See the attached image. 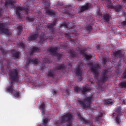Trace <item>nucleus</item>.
Masks as SVG:
<instances>
[{
  "instance_id": "obj_1",
  "label": "nucleus",
  "mask_w": 126,
  "mask_h": 126,
  "mask_svg": "<svg viewBox=\"0 0 126 126\" xmlns=\"http://www.w3.org/2000/svg\"><path fill=\"white\" fill-rule=\"evenodd\" d=\"M6 65L7 66V71H9V75L10 79L12 81L10 83V85L7 87L6 88V91L9 93H11V94L13 95L14 97L18 98L19 95V93L18 91H16L13 90V85L14 83L13 81L17 82L19 80V76L18 72L16 69H13L10 70L9 69V61L6 60Z\"/></svg>"
},
{
  "instance_id": "obj_2",
  "label": "nucleus",
  "mask_w": 126,
  "mask_h": 126,
  "mask_svg": "<svg viewBox=\"0 0 126 126\" xmlns=\"http://www.w3.org/2000/svg\"><path fill=\"white\" fill-rule=\"evenodd\" d=\"M72 115L70 112L63 115L61 120L57 121L55 124L56 126H71V119Z\"/></svg>"
},
{
  "instance_id": "obj_3",
  "label": "nucleus",
  "mask_w": 126,
  "mask_h": 126,
  "mask_svg": "<svg viewBox=\"0 0 126 126\" xmlns=\"http://www.w3.org/2000/svg\"><path fill=\"white\" fill-rule=\"evenodd\" d=\"M108 70L106 69L104 70L101 73L100 80L102 82H103L107 80L109 76L108 75Z\"/></svg>"
},
{
  "instance_id": "obj_4",
  "label": "nucleus",
  "mask_w": 126,
  "mask_h": 126,
  "mask_svg": "<svg viewBox=\"0 0 126 126\" xmlns=\"http://www.w3.org/2000/svg\"><path fill=\"white\" fill-rule=\"evenodd\" d=\"M16 14L17 16L19 18H20L21 16V15L20 12L22 10H24L25 13L27 14H28V12L29 11V9L27 8H24L23 7L20 6H18L16 7Z\"/></svg>"
},
{
  "instance_id": "obj_5",
  "label": "nucleus",
  "mask_w": 126,
  "mask_h": 126,
  "mask_svg": "<svg viewBox=\"0 0 126 126\" xmlns=\"http://www.w3.org/2000/svg\"><path fill=\"white\" fill-rule=\"evenodd\" d=\"M70 33V34L69 33L64 34V35L65 37L68 40H69L70 41L72 42V43L76 44V40L71 38V37H73V36L71 35V34H76L77 33V31H75L74 30L73 31H71Z\"/></svg>"
},
{
  "instance_id": "obj_6",
  "label": "nucleus",
  "mask_w": 126,
  "mask_h": 126,
  "mask_svg": "<svg viewBox=\"0 0 126 126\" xmlns=\"http://www.w3.org/2000/svg\"><path fill=\"white\" fill-rule=\"evenodd\" d=\"M0 33L6 34L9 33V30L5 23H0Z\"/></svg>"
},
{
  "instance_id": "obj_7",
  "label": "nucleus",
  "mask_w": 126,
  "mask_h": 126,
  "mask_svg": "<svg viewBox=\"0 0 126 126\" xmlns=\"http://www.w3.org/2000/svg\"><path fill=\"white\" fill-rule=\"evenodd\" d=\"M83 66V64L81 62H80L78 63L77 67L75 69L76 74L77 76L82 75V71L80 68Z\"/></svg>"
},
{
  "instance_id": "obj_8",
  "label": "nucleus",
  "mask_w": 126,
  "mask_h": 126,
  "mask_svg": "<svg viewBox=\"0 0 126 126\" xmlns=\"http://www.w3.org/2000/svg\"><path fill=\"white\" fill-rule=\"evenodd\" d=\"M99 67V66L98 65L96 64L94 65L92 64H90V68L92 72L94 74L98 75V72L96 69H98Z\"/></svg>"
},
{
  "instance_id": "obj_9",
  "label": "nucleus",
  "mask_w": 126,
  "mask_h": 126,
  "mask_svg": "<svg viewBox=\"0 0 126 126\" xmlns=\"http://www.w3.org/2000/svg\"><path fill=\"white\" fill-rule=\"evenodd\" d=\"M38 62V60L36 58H33L32 59H28L27 60L26 64L29 65L30 64H37Z\"/></svg>"
},
{
  "instance_id": "obj_10",
  "label": "nucleus",
  "mask_w": 126,
  "mask_h": 126,
  "mask_svg": "<svg viewBox=\"0 0 126 126\" xmlns=\"http://www.w3.org/2000/svg\"><path fill=\"white\" fill-rule=\"evenodd\" d=\"M91 5L89 3H86L85 6H81L79 8L80 11H78V12H82L84 11L89 9L91 7Z\"/></svg>"
},
{
  "instance_id": "obj_11",
  "label": "nucleus",
  "mask_w": 126,
  "mask_h": 126,
  "mask_svg": "<svg viewBox=\"0 0 126 126\" xmlns=\"http://www.w3.org/2000/svg\"><path fill=\"white\" fill-rule=\"evenodd\" d=\"M93 97L92 96L86 97L84 99V100L87 105L88 107H89L92 101H94L92 100Z\"/></svg>"
},
{
  "instance_id": "obj_12",
  "label": "nucleus",
  "mask_w": 126,
  "mask_h": 126,
  "mask_svg": "<svg viewBox=\"0 0 126 126\" xmlns=\"http://www.w3.org/2000/svg\"><path fill=\"white\" fill-rule=\"evenodd\" d=\"M57 50V47H51L48 49L47 50L48 51L51 53V55L55 56L56 54Z\"/></svg>"
},
{
  "instance_id": "obj_13",
  "label": "nucleus",
  "mask_w": 126,
  "mask_h": 126,
  "mask_svg": "<svg viewBox=\"0 0 126 126\" xmlns=\"http://www.w3.org/2000/svg\"><path fill=\"white\" fill-rule=\"evenodd\" d=\"M40 50V49L39 48L35 47H33L31 48V50L29 51V52L30 55H31L35 52H39Z\"/></svg>"
},
{
  "instance_id": "obj_14",
  "label": "nucleus",
  "mask_w": 126,
  "mask_h": 126,
  "mask_svg": "<svg viewBox=\"0 0 126 126\" xmlns=\"http://www.w3.org/2000/svg\"><path fill=\"white\" fill-rule=\"evenodd\" d=\"M77 103L79 104L81 106L83 109L88 108H89L87 105L86 104L84 100L83 101L78 100L77 101Z\"/></svg>"
},
{
  "instance_id": "obj_15",
  "label": "nucleus",
  "mask_w": 126,
  "mask_h": 126,
  "mask_svg": "<svg viewBox=\"0 0 126 126\" xmlns=\"http://www.w3.org/2000/svg\"><path fill=\"white\" fill-rule=\"evenodd\" d=\"M65 69V66L64 64H62L58 65L54 68V70H61L63 71Z\"/></svg>"
},
{
  "instance_id": "obj_16",
  "label": "nucleus",
  "mask_w": 126,
  "mask_h": 126,
  "mask_svg": "<svg viewBox=\"0 0 126 126\" xmlns=\"http://www.w3.org/2000/svg\"><path fill=\"white\" fill-rule=\"evenodd\" d=\"M77 115L79 119L83 123L87 124L88 123H90L91 122L89 120L86 119L82 117L80 113H77Z\"/></svg>"
},
{
  "instance_id": "obj_17",
  "label": "nucleus",
  "mask_w": 126,
  "mask_h": 126,
  "mask_svg": "<svg viewBox=\"0 0 126 126\" xmlns=\"http://www.w3.org/2000/svg\"><path fill=\"white\" fill-rule=\"evenodd\" d=\"M54 27V26L50 23H48L47 25V28L52 33L53 32L55 29Z\"/></svg>"
},
{
  "instance_id": "obj_18",
  "label": "nucleus",
  "mask_w": 126,
  "mask_h": 126,
  "mask_svg": "<svg viewBox=\"0 0 126 126\" xmlns=\"http://www.w3.org/2000/svg\"><path fill=\"white\" fill-rule=\"evenodd\" d=\"M103 20L106 23H108L109 21L110 17L109 15L105 14L103 16Z\"/></svg>"
},
{
  "instance_id": "obj_19",
  "label": "nucleus",
  "mask_w": 126,
  "mask_h": 126,
  "mask_svg": "<svg viewBox=\"0 0 126 126\" xmlns=\"http://www.w3.org/2000/svg\"><path fill=\"white\" fill-rule=\"evenodd\" d=\"M103 115V113L99 112L98 113V114L97 115V117L95 119V122H96L97 121L101 120V117Z\"/></svg>"
},
{
  "instance_id": "obj_20",
  "label": "nucleus",
  "mask_w": 126,
  "mask_h": 126,
  "mask_svg": "<svg viewBox=\"0 0 126 126\" xmlns=\"http://www.w3.org/2000/svg\"><path fill=\"white\" fill-rule=\"evenodd\" d=\"M47 39V37L45 36L44 33L42 32L40 38V43H43Z\"/></svg>"
},
{
  "instance_id": "obj_21",
  "label": "nucleus",
  "mask_w": 126,
  "mask_h": 126,
  "mask_svg": "<svg viewBox=\"0 0 126 126\" xmlns=\"http://www.w3.org/2000/svg\"><path fill=\"white\" fill-rule=\"evenodd\" d=\"M38 35L37 34H34L29 37L28 39L30 41L34 40L38 37Z\"/></svg>"
},
{
  "instance_id": "obj_22",
  "label": "nucleus",
  "mask_w": 126,
  "mask_h": 126,
  "mask_svg": "<svg viewBox=\"0 0 126 126\" xmlns=\"http://www.w3.org/2000/svg\"><path fill=\"white\" fill-rule=\"evenodd\" d=\"M11 52L12 53L13 56L16 58H18L19 56V53L18 52H17L14 53L15 51L14 50H11Z\"/></svg>"
},
{
  "instance_id": "obj_23",
  "label": "nucleus",
  "mask_w": 126,
  "mask_h": 126,
  "mask_svg": "<svg viewBox=\"0 0 126 126\" xmlns=\"http://www.w3.org/2000/svg\"><path fill=\"white\" fill-rule=\"evenodd\" d=\"M114 54L117 57H122V51L121 50H119L115 52Z\"/></svg>"
},
{
  "instance_id": "obj_24",
  "label": "nucleus",
  "mask_w": 126,
  "mask_h": 126,
  "mask_svg": "<svg viewBox=\"0 0 126 126\" xmlns=\"http://www.w3.org/2000/svg\"><path fill=\"white\" fill-rule=\"evenodd\" d=\"M122 8L121 5H117L113 7V8L115 9L117 12H119L121 11Z\"/></svg>"
},
{
  "instance_id": "obj_25",
  "label": "nucleus",
  "mask_w": 126,
  "mask_h": 126,
  "mask_svg": "<svg viewBox=\"0 0 126 126\" xmlns=\"http://www.w3.org/2000/svg\"><path fill=\"white\" fill-rule=\"evenodd\" d=\"M70 54V55L72 57H77V53L72 50H70L69 51Z\"/></svg>"
},
{
  "instance_id": "obj_26",
  "label": "nucleus",
  "mask_w": 126,
  "mask_h": 126,
  "mask_svg": "<svg viewBox=\"0 0 126 126\" xmlns=\"http://www.w3.org/2000/svg\"><path fill=\"white\" fill-rule=\"evenodd\" d=\"M40 109L42 111V113L43 115V114H45V105L44 104H42L39 107Z\"/></svg>"
},
{
  "instance_id": "obj_27",
  "label": "nucleus",
  "mask_w": 126,
  "mask_h": 126,
  "mask_svg": "<svg viewBox=\"0 0 126 126\" xmlns=\"http://www.w3.org/2000/svg\"><path fill=\"white\" fill-rule=\"evenodd\" d=\"M104 102L105 103V104L106 105H111L113 103L112 100L109 99L105 100H104Z\"/></svg>"
},
{
  "instance_id": "obj_28",
  "label": "nucleus",
  "mask_w": 126,
  "mask_h": 126,
  "mask_svg": "<svg viewBox=\"0 0 126 126\" xmlns=\"http://www.w3.org/2000/svg\"><path fill=\"white\" fill-rule=\"evenodd\" d=\"M120 117V115H118L116 118V123L117 124H120L121 123V119Z\"/></svg>"
},
{
  "instance_id": "obj_29",
  "label": "nucleus",
  "mask_w": 126,
  "mask_h": 126,
  "mask_svg": "<svg viewBox=\"0 0 126 126\" xmlns=\"http://www.w3.org/2000/svg\"><path fill=\"white\" fill-rule=\"evenodd\" d=\"M47 14V15L51 16L55 15V13L53 10H48L46 12Z\"/></svg>"
},
{
  "instance_id": "obj_30",
  "label": "nucleus",
  "mask_w": 126,
  "mask_h": 126,
  "mask_svg": "<svg viewBox=\"0 0 126 126\" xmlns=\"http://www.w3.org/2000/svg\"><path fill=\"white\" fill-rule=\"evenodd\" d=\"M119 85L121 88H126V81L122 82Z\"/></svg>"
},
{
  "instance_id": "obj_31",
  "label": "nucleus",
  "mask_w": 126,
  "mask_h": 126,
  "mask_svg": "<svg viewBox=\"0 0 126 126\" xmlns=\"http://www.w3.org/2000/svg\"><path fill=\"white\" fill-rule=\"evenodd\" d=\"M90 90L89 87L87 86L83 88L82 91V93L83 94H84L87 91H89Z\"/></svg>"
},
{
  "instance_id": "obj_32",
  "label": "nucleus",
  "mask_w": 126,
  "mask_h": 126,
  "mask_svg": "<svg viewBox=\"0 0 126 126\" xmlns=\"http://www.w3.org/2000/svg\"><path fill=\"white\" fill-rule=\"evenodd\" d=\"M54 71V70H50L48 71V76L50 77L53 78Z\"/></svg>"
},
{
  "instance_id": "obj_33",
  "label": "nucleus",
  "mask_w": 126,
  "mask_h": 126,
  "mask_svg": "<svg viewBox=\"0 0 126 126\" xmlns=\"http://www.w3.org/2000/svg\"><path fill=\"white\" fill-rule=\"evenodd\" d=\"M121 107H117L115 108V112L119 113L118 115H120L121 113Z\"/></svg>"
},
{
  "instance_id": "obj_34",
  "label": "nucleus",
  "mask_w": 126,
  "mask_h": 126,
  "mask_svg": "<svg viewBox=\"0 0 126 126\" xmlns=\"http://www.w3.org/2000/svg\"><path fill=\"white\" fill-rule=\"evenodd\" d=\"M17 32L18 34H20L22 29V27L20 26H19L17 27Z\"/></svg>"
},
{
  "instance_id": "obj_35",
  "label": "nucleus",
  "mask_w": 126,
  "mask_h": 126,
  "mask_svg": "<svg viewBox=\"0 0 126 126\" xmlns=\"http://www.w3.org/2000/svg\"><path fill=\"white\" fill-rule=\"evenodd\" d=\"M55 56L57 57L58 59H61L63 56V54L62 53H58L57 52Z\"/></svg>"
},
{
  "instance_id": "obj_36",
  "label": "nucleus",
  "mask_w": 126,
  "mask_h": 126,
  "mask_svg": "<svg viewBox=\"0 0 126 126\" xmlns=\"http://www.w3.org/2000/svg\"><path fill=\"white\" fill-rule=\"evenodd\" d=\"M59 26L60 28L63 27L64 28H67V25L65 22L60 24Z\"/></svg>"
},
{
  "instance_id": "obj_37",
  "label": "nucleus",
  "mask_w": 126,
  "mask_h": 126,
  "mask_svg": "<svg viewBox=\"0 0 126 126\" xmlns=\"http://www.w3.org/2000/svg\"><path fill=\"white\" fill-rule=\"evenodd\" d=\"M26 20L29 22H32L35 19L34 18H32L31 17L28 16L26 17Z\"/></svg>"
},
{
  "instance_id": "obj_38",
  "label": "nucleus",
  "mask_w": 126,
  "mask_h": 126,
  "mask_svg": "<svg viewBox=\"0 0 126 126\" xmlns=\"http://www.w3.org/2000/svg\"><path fill=\"white\" fill-rule=\"evenodd\" d=\"M85 28L87 31H90L92 30V27L89 25H88L85 27Z\"/></svg>"
},
{
  "instance_id": "obj_39",
  "label": "nucleus",
  "mask_w": 126,
  "mask_h": 126,
  "mask_svg": "<svg viewBox=\"0 0 126 126\" xmlns=\"http://www.w3.org/2000/svg\"><path fill=\"white\" fill-rule=\"evenodd\" d=\"M74 90L75 92H78L81 90V88L77 86H75L74 87Z\"/></svg>"
},
{
  "instance_id": "obj_40",
  "label": "nucleus",
  "mask_w": 126,
  "mask_h": 126,
  "mask_svg": "<svg viewBox=\"0 0 126 126\" xmlns=\"http://www.w3.org/2000/svg\"><path fill=\"white\" fill-rule=\"evenodd\" d=\"M48 122V119L46 118L44 119L43 121V125L44 126H46Z\"/></svg>"
},
{
  "instance_id": "obj_41",
  "label": "nucleus",
  "mask_w": 126,
  "mask_h": 126,
  "mask_svg": "<svg viewBox=\"0 0 126 126\" xmlns=\"http://www.w3.org/2000/svg\"><path fill=\"white\" fill-rule=\"evenodd\" d=\"M45 4L47 6H49L50 5V1L49 0H45Z\"/></svg>"
},
{
  "instance_id": "obj_42",
  "label": "nucleus",
  "mask_w": 126,
  "mask_h": 126,
  "mask_svg": "<svg viewBox=\"0 0 126 126\" xmlns=\"http://www.w3.org/2000/svg\"><path fill=\"white\" fill-rule=\"evenodd\" d=\"M85 58L87 60L90 59L92 57V56L91 55H88L86 54H85Z\"/></svg>"
},
{
  "instance_id": "obj_43",
  "label": "nucleus",
  "mask_w": 126,
  "mask_h": 126,
  "mask_svg": "<svg viewBox=\"0 0 126 126\" xmlns=\"http://www.w3.org/2000/svg\"><path fill=\"white\" fill-rule=\"evenodd\" d=\"M102 63L104 64H105L107 62V59L106 58H103L102 59Z\"/></svg>"
},
{
  "instance_id": "obj_44",
  "label": "nucleus",
  "mask_w": 126,
  "mask_h": 126,
  "mask_svg": "<svg viewBox=\"0 0 126 126\" xmlns=\"http://www.w3.org/2000/svg\"><path fill=\"white\" fill-rule=\"evenodd\" d=\"M122 77L125 79H126V68L124 71L123 74L122 75Z\"/></svg>"
},
{
  "instance_id": "obj_45",
  "label": "nucleus",
  "mask_w": 126,
  "mask_h": 126,
  "mask_svg": "<svg viewBox=\"0 0 126 126\" xmlns=\"http://www.w3.org/2000/svg\"><path fill=\"white\" fill-rule=\"evenodd\" d=\"M97 14L98 15H99L101 16H102V14L100 12V11L99 10H97Z\"/></svg>"
},
{
  "instance_id": "obj_46",
  "label": "nucleus",
  "mask_w": 126,
  "mask_h": 126,
  "mask_svg": "<svg viewBox=\"0 0 126 126\" xmlns=\"http://www.w3.org/2000/svg\"><path fill=\"white\" fill-rule=\"evenodd\" d=\"M18 45L23 48H24L25 47L24 45L22 43H19L18 44Z\"/></svg>"
},
{
  "instance_id": "obj_47",
  "label": "nucleus",
  "mask_w": 126,
  "mask_h": 126,
  "mask_svg": "<svg viewBox=\"0 0 126 126\" xmlns=\"http://www.w3.org/2000/svg\"><path fill=\"white\" fill-rule=\"evenodd\" d=\"M107 6L109 8H113V7L110 3H107Z\"/></svg>"
},
{
  "instance_id": "obj_48",
  "label": "nucleus",
  "mask_w": 126,
  "mask_h": 126,
  "mask_svg": "<svg viewBox=\"0 0 126 126\" xmlns=\"http://www.w3.org/2000/svg\"><path fill=\"white\" fill-rule=\"evenodd\" d=\"M85 52V51L84 50H80V53L81 54H84V55H85V54H86L84 53Z\"/></svg>"
},
{
  "instance_id": "obj_49",
  "label": "nucleus",
  "mask_w": 126,
  "mask_h": 126,
  "mask_svg": "<svg viewBox=\"0 0 126 126\" xmlns=\"http://www.w3.org/2000/svg\"><path fill=\"white\" fill-rule=\"evenodd\" d=\"M65 92L66 93V95H69V90L67 89L65 91Z\"/></svg>"
},
{
  "instance_id": "obj_50",
  "label": "nucleus",
  "mask_w": 126,
  "mask_h": 126,
  "mask_svg": "<svg viewBox=\"0 0 126 126\" xmlns=\"http://www.w3.org/2000/svg\"><path fill=\"white\" fill-rule=\"evenodd\" d=\"M56 20H54L52 22V23H50L51 24H52L54 26H55L56 23Z\"/></svg>"
},
{
  "instance_id": "obj_51",
  "label": "nucleus",
  "mask_w": 126,
  "mask_h": 126,
  "mask_svg": "<svg viewBox=\"0 0 126 126\" xmlns=\"http://www.w3.org/2000/svg\"><path fill=\"white\" fill-rule=\"evenodd\" d=\"M1 51L3 54H6L7 52V51L4 50L3 49H2Z\"/></svg>"
},
{
  "instance_id": "obj_52",
  "label": "nucleus",
  "mask_w": 126,
  "mask_h": 126,
  "mask_svg": "<svg viewBox=\"0 0 126 126\" xmlns=\"http://www.w3.org/2000/svg\"><path fill=\"white\" fill-rule=\"evenodd\" d=\"M79 77L78 78V79L81 81L82 80V75L81 76H78Z\"/></svg>"
},
{
  "instance_id": "obj_53",
  "label": "nucleus",
  "mask_w": 126,
  "mask_h": 126,
  "mask_svg": "<svg viewBox=\"0 0 126 126\" xmlns=\"http://www.w3.org/2000/svg\"><path fill=\"white\" fill-rule=\"evenodd\" d=\"M9 3L11 4H13L14 2L12 0H9L8 1Z\"/></svg>"
},
{
  "instance_id": "obj_54",
  "label": "nucleus",
  "mask_w": 126,
  "mask_h": 126,
  "mask_svg": "<svg viewBox=\"0 0 126 126\" xmlns=\"http://www.w3.org/2000/svg\"><path fill=\"white\" fill-rule=\"evenodd\" d=\"M57 5L61 6L63 5V4L62 3L60 2H58L57 3Z\"/></svg>"
},
{
  "instance_id": "obj_55",
  "label": "nucleus",
  "mask_w": 126,
  "mask_h": 126,
  "mask_svg": "<svg viewBox=\"0 0 126 126\" xmlns=\"http://www.w3.org/2000/svg\"><path fill=\"white\" fill-rule=\"evenodd\" d=\"M1 66L0 67V69L1 70L2 72L3 73L4 72V68L3 67Z\"/></svg>"
},
{
  "instance_id": "obj_56",
  "label": "nucleus",
  "mask_w": 126,
  "mask_h": 126,
  "mask_svg": "<svg viewBox=\"0 0 126 126\" xmlns=\"http://www.w3.org/2000/svg\"><path fill=\"white\" fill-rule=\"evenodd\" d=\"M65 13L68 14H69V15H70L71 14L70 12L68 10H67L65 12Z\"/></svg>"
},
{
  "instance_id": "obj_57",
  "label": "nucleus",
  "mask_w": 126,
  "mask_h": 126,
  "mask_svg": "<svg viewBox=\"0 0 126 126\" xmlns=\"http://www.w3.org/2000/svg\"><path fill=\"white\" fill-rule=\"evenodd\" d=\"M89 121L91 122L90 123H88L87 124H90V126H94L93 125V124L92 121L90 120Z\"/></svg>"
},
{
  "instance_id": "obj_58",
  "label": "nucleus",
  "mask_w": 126,
  "mask_h": 126,
  "mask_svg": "<svg viewBox=\"0 0 126 126\" xmlns=\"http://www.w3.org/2000/svg\"><path fill=\"white\" fill-rule=\"evenodd\" d=\"M2 11L3 10L2 8L0 9V16H1L2 15Z\"/></svg>"
},
{
  "instance_id": "obj_59",
  "label": "nucleus",
  "mask_w": 126,
  "mask_h": 126,
  "mask_svg": "<svg viewBox=\"0 0 126 126\" xmlns=\"http://www.w3.org/2000/svg\"><path fill=\"white\" fill-rule=\"evenodd\" d=\"M3 61H0V64L1 66H2V65H3Z\"/></svg>"
},
{
  "instance_id": "obj_60",
  "label": "nucleus",
  "mask_w": 126,
  "mask_h": 126,
  "mask_svg": "<svg viewBox=\"0 0 126 126\" xmlns=\"http://www.w3.org/2000/svg\"><path fill=\"white\" fill-rule=\"evenodd\" d=\"M56 91H53L52 93L54 95L55 94H56Z\"/></svg>"
},
{
  "instance_id": "obj_61",
  "label": "nucleus",
  "mask_w": 126,
  "mask_h": 126,
  "mask_svg": "<svg viewBox=\"0 0 126 126\" xmlns=\"http://www.w3.org/2000/svg\"><path fill=\"white\" fill-rule=\"evenodd\" d=\"M96 47L97 49H99V46L98 45L96 46Z\"/></svg>"
},
{
  "instance_id": "obj_62",
  "label": "nucleus",
  "mask_w": 126,
  "mask_h": 126,
  "mask_svg": "<svg viewBox=\"0 0 126 126\" xmlns=\"http://www.w3.org/2000/svg\"><path fill=\"white\" fill-rule=\"evenodd\" d=\"M123 2L124 3H126V0H123Z\"/></svg>"
},
{
  "instance_id": "obj_63",
  "label": "nucleus",
  "mask_w": 126,
  "mask_h": 126,
  "mask_svg": "<svg viewBox=\"0 0 126 126\" xmlns=\"http://www.w3.org/2000/svg\"><path fill=\"white\" fill-rule=\"evenodd\" d=\"M41 69L42 70H43V69H44V67H41Z\"/></svg>"
},
{
  "instance_id": "obj_64",
  "label": "nucleus",
  "mask_w": 126,
  "mask_h": 126,
  "mask_svg": "<svg viewBox=\"0 0 126 126\" xmlns=\"http://www.w3.org/2000/svg\"><path fill=\"white\" fill-rule=\"evenodd\" d=\"M115 113H113V116H114L115 115Z\"/></svg>"
}]
</instances>
